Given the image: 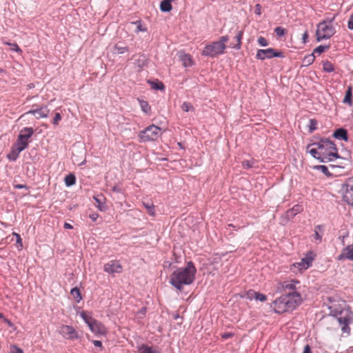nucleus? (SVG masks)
<instances>
[{
  "label": "nucleus",
  "mask_w": 353,
  "mask_h": 353,
  "mask_svg": "<svg viewBox=\"0 0 353 353\" xmlns=\"http://www.w3.org/2000/svg\"><path fill=\"white\" fill-rule=\"evenodd\" d=\"M196 273V267L192 261H189L185 267L179 268L172 273L170 283L176 289L181 290L183 285L193 283Z\"/></svg>",
  "instance_id": "7ed1b4c3"
},
{
  "label": "nucleus",
  "mask_w": 353,
  "mask_h": 353,
  "mask_svg": "<svg viewBox=\"0 0 353 353\" xmlns=\"http://www.w3.org/2000/svg\"><path fill=\"white\" fill-rule=\"evenodd\" d=\"M291 209L294 212V214H295V215L303 211L302 206L299 205H295Z\"/></svg>",
  "instance_id": "a19ab883"
},
{
  "label": "nucleus",
  "mask_w": 353,
  "mask_h": 353,
  "mask_svg": "<svg viewBox=\"0 0 353 353\" xmlns=\"http://www.w3.org/2000/svg\"><path fill=\"white\" fill-rule=\"evenodd\" d=\"M323 70L327 72H332L334 70L333 64L327 60L323 61Z\"/></svg>",
  "instance_id": "393cba45"
},
{
  "label": "nucleus",
  "mask_w": 353,
  "mask_h": 353,
  "mask_svg": "<svg viewBox=\"0 0 353 353\" xmlns=\"http://www.w3.org/2000/svg\"><path fill=\"white\" fill-rule=\"evenodd\" d=\"M161 129L155 125H150L139 134L141 141L148 142L157 140L161 136Z\"/></svg>",
  "instance_id": "6e6552de"
},
{
  "label": "nucleus",
  "mask_w": 353,
  "mask_h": 353,
  "mask_svg": "<svg viewBox=\"0 0 353 353\" xmlns=\"http://www.w3.org/2000/svg\"><path fill=\"white\" fill-rule=\"evenodd\" d=\"M80 316L95 335H105L107 334L106 327L100 321L94 319L90 312L82 311Z\"/></svg>",
  "instance_id": "39448f33"
},
{
  "label": "nucleus",
  "mask_w": 353,
  "mask_h": 353,
  "mask_svg": "<svg viewBox=\"0 0 353 353\" xmlns=\"http://www.w3.org/2000/svg\"><path fill=\"white\" fill-rule=\"evenodd\" d=\"M296 215L294 214V212L292 210V209L288 210L284 214V217L286 219V221H288L293 217H294Z\"/></svg>",
  "instance_id": "f704fd0d"
},
{
  "label": "nucleus",
  "mask_w": 353,
  "mask_h": 353,
  "mask_svg": "<svg viewBox=\"0 0 353 353\" xmlns=\"http://www.w3.org/2000/svg\"><path fill=\"white\" fill-rule=\"evenodd\" d=\"M180 59L185 67L191 66L193 64L192 56L189 54H183L180 56Z\"/></svg>",
  "instance_id": "4be33fe9"
},
{
  "label": "nucleus",
  "mask_w": 353,
  "mask_h": 353,
  "mask_svg": "<svg viewBox=\"0 0 353 353\" xmlns=\"http://www.w3.org/2000/svg\"><path fill=\"white\" fill-rule=\"evenodd\" d=\"M347 27L350 30H353V14L350 17L347 22Z\"/></svg>",
  "instance_id": "49530a36"
},
{
  "label": "nucleus",
  "mask_w": 353,
  "mask_h": 353,
  "mask_svg": "<svg viewBox=\"0 0 353 353\" xmlns=\"http://www.w3.org/2000/svg\"><path fill=\"white\" fill-rule=\"evenodd\" d=\"M3 43L6 44V45L10 46L11 47L10 48L11 50L15 51V52H18L20 54L22 53V50L19 47L17 43H10V42H8V41H4Z\"/></svg>",
  "instance_id": "cd10ccee"
},
{
  "label": "nucleus",
  "mask_w": 353,
  "mask_h": 353,
  "mask_svg": "<svg viewBox=\"0 0 353 353\" xmlns=\"http://www.w3.org/2000/svg\"><path fill=\"white\" fill-rule=\"evenodd\" d=\"M139 103H140L141 110L144 112L148 113L150 111L151 108L147 101L141 100V101H139Z\"/></svg>",
  "instance_id": "c756f323"
},
{
  "label": "nucleus",
  "mask_w": 353,
  "mask_h": 353,
  "mask_svg": "<svg viewBox=\"0 0 353 353\" xmlns=\"http://www.w3.org/2000/svg\"><path fill=\"white\" fill-rule=\"evenodd\" d=\"M20 152L21 151H19L17 148H15L14 146H12V152L8 154L7 157L10 161H15L18 158Z\"/></svg>",
  "instance_id": "b1692460"
},
{
  "label": "nucleus",
  "mask_w": 353,
  "mask_h": 353,
  "mask_svg": "<svg viewBox=\"0 0 353 353\" xmlns=\"http://www.w3.org/2000/svg\"><path fill=\"white\" fill-rule=\"evenodd\" d=\"M255 299L258 300V301H260L261 302H264V301H266L267 297H266V296L265 294H261V293L256 292Z\"/></svg>",
  "instance_id": "ea45409f"
},
{
  "label": "nucleus",
  "mask_w": 353,
  "mask_h": 353,
  "mask_svg": "<svg viewBox=\"0 0 353 353\" xmlns=\"http://www.w3.org/2000/svg\"><path fill=\"white\" fill-rule=\"evenodd\" d=\"M3 72V70L0 68V73Z\"/></svg>",
  "instance_id": "69168bd1"
},
{
  "label": "nucleus",
  "mask_w": 353,
  "mask_h": 353,
  "mask_svg": "<svg viewBox=\"0 0 353 353\" xmlns=\"http://www.w3.org/2000/svg\"><path fill=\"white\" fill-rule=\"evenodd\" d=\"M34 133V130L32 128H24L20 131L19 137L21 139H25L28 141V139L32 137Z\"/></svg>",
  "instance_id": "a211bd4d"
},
{
  "label": "nucleus",
  "mask_w": 353,
  "mask_h": 353,
  "mask_svg": "<svg viewBox=\"0 0 353 353\" xmlns=\"http://www.w3.org/2000/svg\"><path fill=\"white\" fill-rule=\"evenodd\" d=\"M10 353H23V350L17 345H12Z\"/></svg>",
  "instance_id": "37998d69"
},
{
  "label": "nucleus",
  "mask_w": 353,
  "mask_h": 353,
  "mask_svg": "<svg viewBox=\"0 0 353 353\" xmlns=\"http://www.w3.org/2000/svg\"><path fill=\"white\" fill-rule=\"evenodd\" d=\"M58 332L65 339L75 340L79 338L78 332L71 325H61Z\"/></svg>",
  "instance_id": "9b49d317"
},
{
  "label": "nucleus",
  "mask_w": 353,
  "mask_h": 353,
  "mask_svg": "<svg viewBox=\"0 0 353 353\" xmlns=\"http://www.w3.org/2000/svg\"><path fill=\"white\" fill-rule=\"evenodd\" d=\"M181 109L184 112H189L194 110V107L192 105V104L189 102H184L181 105Z\"/></svg>",
  "instance_id": "7c9ffc66"
},
{
  "label": "nucleus",
  "mask_w": 353,
  "mask_h": 353,
  "mask_svg": "<svg viewBox=\"0 0 353 353\" xmlns=\"http://www.w3.org/2000/svg\"><path fill=\"white\" fill-rule=\"evenodd\" d=\"M353 261V245H349L345 248L341 253L337 256V259L341 261L343 259Z\"/></svg>",
  "instance_id": "2eb2a0df"
},
{
  "label": "nucleus",
  "mask_w": 353,
  "mask_h": 353,
  "mask_svg": "<svg viewBox=\"0 0 353 353\" xmlns=\"http://www.w3.org/2000/svg\"><path fill=\"white\" fill-rule=\"evenodd\" d=\"M89 217L92 221H96L99 217V214L96 212H92L89 214Z\"/></svg>",
  "instance_id": "09e8293b"
},
{
  "label": "nucleus",
  "mask_w": 353,
  "mask_h": 353,
  "mask_svg": "<svg viewBox=\"0 0 353 353\" xmlns=\"http://www.w3.org/2000/svg\"><path fill=\"white\" fill-rule=\"evenodd\" d=\"M50 112V110L46 105L40 106L36 109H32L27 112L26 114H33L37 119L47 118Z\"/></svg>",
  "instance_id": "ddd939ff"
},
{
  "label": "nucleus",
  "mask_w": 353,
  "mask_h": 353,
  "mask_svg": "<svg viewBox=\"0 0 353 353\" xmlns=\"http://www.w3.org/2000/svg\"><path fill=\"white\" fill-rule=\"evenodd\" d=\"M228 226H229V227H231V228H234V225H233V224H232V223L229 224V225H228Z\"/></svg>",
  "instance_id": "680f3d73"
},
{
  "label": "nucleus",
  "mask_w": 353,
  "mask_h": 353,
  "mask_svg": "<svg viewBox=\"0 0 353 353\" xmlns=\"http://www.w3.org/2000/svg\"><path fill=\"white\" fill-rule=\"evenodd\" d=\"M153 88L158 90H163L164 88V85L162 83H158L155 85H154Z\"/></svg>",
  "instance_id": "5fc2aeb1"
},
{
  "label": "nucleus",
  "mask_w": 353,
  "mask_h": 353,
  "mask_svg": "<svg viewBox=\"0 0 353 353\" xmlns=\"http://www.w3.org/2000/svg\"><path fill=\"white\" fill-rule=\"evenodd\" d=\"M329 47L328 46H318L315 50H314V52H316V53H319V54H321L322 52H323L325 49H328Z\"/></svg>",
  "instance_id": "c03bdc74"
},
{
  "label": "nucleus",
  "mask_w": 353,
  "mask_h": 353,
  "mask_svg": "<svg viewBox=\"0 0 353 353\" xmlns=\"http://www.w3.org/2000/svg\"><path fill=\"white\" fill-rule=\"evenodd\" d=\"M70 294L72 296V297L77 302H79L80 300L81 299L80 290L77 288L72 289L70 291Z\"/></svg>",
  "instance_id": "bb28decb"
},
{
  "label": "nucleus",
  "mask_w": 353,
  "mask_h": 353,
  "mask_svg": "<svg viewBox=\"0 0 353 353\" xmlns=\"http://www.w3.org/2000/svg\"><path fill=\"white\" fill-rule=\"evenodd\" d=\"M134 24L137 25V30L136 32H145L147 29L145 28H143L141 21H137L135 22H133Z\"/></svg>",
  "instance_id": "e433bc0d"
},
{
  "label": "nucleus",
  "mask_w": 353,
  "mask_h": 353,
  "mask_svg": "<svg viewBox=\"0 0 353 353\" xmlns=\"http://www.w3.org/2000/svg\"><path fill=\"white\" fill-rule=\"evenodd\" d=\"M242 165L244 168H251L252 166V163L251 162H250L249 161H244L242 163Z\"/></svg>",
  "instance_id": "3c124183"
},
{
  "label": "nucleus",
  "mask_w": 353,
  "mask_h": 353,
  "mask_svg": "<svg viewBox=\"0 0 353 353\" xmlns=\"http://www.w3.org/2000/svg\"><path fill=\"white\" fill-rule=\"evenodd\" d=\"M303 353H312L311 348H310V345H307L304 347Z\"/></svg>",
  "instance_id": "6e6d98bb"
},
{
  "label": "nucleus",
  "mask_w": 353,
  "mask_h": 353,
  "mask_svg": "<svg viewBox=\"0 0 353 353\" xmlns=\"http://www.w3.org/2000/svg\"><path fill=\"white\" fill-rule=\"evenodd\" d=\"M339 321L340 322V323H341V324H343V327H342V330H343L344 332H345V331H346V329H349V327H348V326H347V325H348V322H347V321L345 319H344L343 320H342V319H341V318H339Z\"/></svg>",
  "instance_id": "79ce46f5"
},
{
  "label": "nucleus",
  "mask_w": 353,
  "mask_h": 353,
  "mask_svg": "<svg viewBox=\"0 0 353 353\" xmlns=\"http://www.w3.org/2000/svg\"><path fill=\"white\" fill-rule=\"evenodd\" d=\"M170 0H163L160 3V10L162 12H170L172 9V6Z\"/></svg>",
  "instance_id": "5701e85b"
},
{
  "label": "nucleus",
  "mask_w": 353,
  "mask_h": 353,
  "mask_svg": "<svg viewBox=\"0 0 353 353\" xmlns=\"http://www.w3.org/2000/svg\"><path fill=\"white\" fill-rule=\"evenodd\" d=\"M307 151L321 162H329L339 158L334 143L327 139L308 145Z\"/></svg>",
  "instance_id": "f03ea898"
},
{
  "label": "nucleus",
  "mask_w": 353,
  "mask_h": 353,
  "mask_svg": "<svg viewBox=\"0 0 353 353\" xmlns=\"http://www.w3.org/2000/svg\"><path fill=\"white\" fill-rule=\"evenodd\" d=\"M63 227L65 229H72L73 228L72 225L68 223H65Z\"/></svg>",
  "instance_id": "bf43d9fd"
},
{
  "label": "nucleus",
  "mask_w": 353,
  "mask_h": 353,
  "mask_svg": "<svg viewBox=\"0 0 353 353\" xmlns=\"http://www.w3.org/2000/svg\"><path fill=\"white\" fill-rule=\"evenodd\" d=\"M229 39L228 35L221 36L218 41L206 45L202 52V54L210 57H216L223 54L227 48L226 43Z\"/></svg>",
  "instance_id": "20e7f679"
},
{
  "label": "nucleus",
  "mask_w": 353,
  "mask_h": 353,
  "mask_svg": "<svg viewBox=\"0 0 353 353\" xmlns=\"http://www.w3.org/2000/svg\"><path fill=\"white\" fill-rule=\"evenodd\" d=\"M258 43L261 46H268V42L267 41V39L265 38V37H259L258 38Z\"/></svg>",
  "instance_id": "4c0bfd02"
},
{
  "label": "nucleus",
  "mask_w": 353,
  "mask_h": 353,
  "mask_svg": "<svg viewBox=\"0 0 353 353\" xmlns=\"http://www.w3.org/2000/svg\"><path fill=\"white\" fill-rule=\"evenodd\" d=\"M352 90L353 88L352 85H349L345 92V96L343 100V102L345 104H347L350 106H352L353 104L352 101Z\"/></svg>",
  "instance_id": "f3484780"
},
{
  "label": "nucleus",
  "mask_w": 353,
  "mask_h": 353,
  "mask_svg": "<svg viewBox=\"0 0 353 353\" xmlns=\"http://www.w3.org/2000/svg\"><path fill=\"white\" fill-rule=\"evenodd\" d=\"M302 39H303V41L304 43L307 42V39H308V32H307V31H305L303 34Z\"/></svg>",
  "instance_id": "864d4df0"
},
{
  "label": "nucleus",
  "mask_w": 353,
  "mask_h": 353,
  "mask_svg": "<svg viewBox=\"0 0 353 353\" xmlns=\"http://www.w3.org/2000/svg\"><path fill=\"white\" fill-rule=\"evenodd\" d=\"M334 137L336 139L343 140V141H347L348 137H347V132L346 130L343 128H339L336 130L334 133Z\"/></svg>",
  "instance_id": "6ab92c4d"
},
{
  "label": "nucleus",
  "mask_w": 353,
  "mask_h": 353,
  "mask_svg": "<svg viewBox=\"0 0 353 353\" xmlns=\"http://www.w3.org/2000/svg\"><path fill=\"white\" fill-rule=\"evenodd\" d=\"M61 119H62V117H61V115L60 114V113L56 112L54 117L53 119V121H52V123L54 125H57L59 124V121L61 120Z\"/></svg>",
  "instance_id": "58836bf2"
},
{
  "label": "nucleus",
  "mask_w": 353,
  "mask_h": 353,
  "mask_svg": "<svg viewBox=\"0 0 353 353\" xmlns=\"http://www.w3.org/2000/svg\"><path fill=\"white\" fill-rule=\"evenodd\" d=\"M139 353H161L160 351L154 347H150L147 345L142 344L138 347Z\"/></svg>",
  "instance_id": "dca6fc26"
},
{
  "label": "nucleus",
  "mask_w": 353,
  "mask_h": 353,
  "mask_svg": "<svg viewBox=\"0 0 353 353\" xmlns=\"http://www.w3.org/2000/svg\"><path fill=\"white\" fill-rule=\"evenodd\" d=\"M317 124H318V123H317L316 120L310 119V124H309L310 132H312L314 130H315L317 128Z\"/></svg>",
  "instance_id": "72a5a7b5"
},
{
  "label": "nucleus",
  "mask_w": 353,
  "mask_h": 353,
  "mask_svg": "<svg viewBox=\"0 0 353 353\" xmlns=\"http://www.w3.org/2000/svg\"><path fill=\"white\" fill-rule=\"evenodd\" d=\"M256 292L250 290L248 292H245L243 294L241 295L242 298H245L249 300H252L253 299H255Z\"/></svg>",
  "instance_id": "c85d7f7f"
},
{
  "label": "nucleus",
  "mask_w": 353,
  "mask_h": 353,
  "mask_svg": "<svg viewBox=\"0 0 353 353\" xmlns=\"http://www.w3.org/2000/svg\"><path fill=\"white\" fill-rule=\"evenodd\" d=\"M128 47L119 43L114 44L112 52L115 54H121L128 52Z\"/></svg>",
  "instance_id": "aec40b11"
},
{
  "label": "nucleus",
  "mask_w": 353,
  "mask_h": 353,
  "mask_svg": "<svg viewBox=\"0 0 353 353\" xmlns=\"http://www.w3.org/2000/svg\"><path fill=\"white\" fill-rule=\"evenodd\" d=\"M94 199L97 201V202L99 203V199H98L94 198Z\"/></svg>",
  "instance_id": "338daca9"
},
{
  "label": "nucleus",
  "mask_w": 353,
  "mask_h": 353,
  "mask_svg": "<svg viewBox=\"0 0 353 353\" xmlns=\"http://www.w3.org/2000/svg\"><path fill=\"white\" fill-rule=\"evenodd\" d=\"M28 86H29L30 88H32V87H34L33 84H30V85H29Z\"/></svg>",
  "instance_id": "0e129e2a"
},
{
  "label": "nucleus",
  "mask_w": 353,
  "mask_h": 353,
  "mask_svg": "<svg viewBox=\"0 0 353 353\" xmlns=\"http://www.w3.org/2000/svg\"><path fill=\"white\" fill-rule=\"evenodd\" d=\"M14 188L17 189H23V188L28 189L27 186L23 184H17V185H14Z\"/></svg>",
  "instance_id": "4d7b16f0"
},
{
  "label": "nucleus",
  "mask_w": 353,
  "mask_h": 353,
  "mask_svg": "<svg viewBox=\"0 0 353 353\" xmlns=\"http://www.w3.org/2000/svg\"><path fill=\"white\" fill-rule=\"evenodd\" d=\"M234 336V333L226 332L221 334V338L224 340L232 338Z\"/></svg>",
  "instance_id": "a18cd8bd"
},
{
  "label": "nucleus",
  "mask_w": 353,
  "mask_h": 353,
  "mask_svg": "<svg viewBox=\"0 0 353 353\" xmlns=\"http://www.w3.org/2000/svg\"><path fill=\"white\" fill-rule=\"evenodd\" d=\"M314 257L315 254L312 252H308L301 261L292 264L290 270L295 274L302 273L312 266Z\"/></svg>",
  "instance_id": "0eeeda50"
},
{
  "label": "nucleus",
  "mask_w": 353,
  "mask_h": 353,
  "mask_svg": "<svg viewBox=\"0 0 353 353\" xmlns=\"http://www.w3.org/2000/svg\"><path fill=\"white\" fill-rule=\"evenodd\" d=\"M4 321L8 324V325L10 327H14V324L8 319H4Z\"/></svg>",
  "instance_id": "13d9d810"
},
{
  "label": "nucleus",
  "mask_w": 353,
  "mask_h": 353,
  "mask_svg": "<svg viewBox=\"0 0 353 353\" xmlns=\"http://www.w3.org/2000/svg\"><path fill=\"white\" fill-rule=\"evenodd\" d=\"M65 183L67 186H71L75 184L76 177L74 174H70L65 176L64 179Z\"/></svg>",
  "instance_id": "a878e982"
},
{
  "label": "nucleus",
  "mask_w": 353,
  "mask_h": 353,
  "mask_svg": "<svg viewBox=\"0 0 353 353\" xmlns=\"http://www.w3.org/2000/svg\"><path fill=\"white\" fill-rule=\"evenodd\" d=\"M13 234L17 237V243L20 244V246L22 247V239L20 235L17 233H13Z\"/></svg>",
  "instance_id": "603ef678"
},
{
  "label": "nucleus",
  "mask_w": 353,
  "mask_h": 353,
  "mask_svg": "<svg viewBox=\"0 0 353 353\" xmlns=\"http://www.w3.org/2000/svg\"><path fill=\"white\" fill-rule=\"evenodd\" d=\"M103 270L108 274H119L123 271V266L119 261L112 260L104 265Z\"/></svg>",
  "instance_id": "f8f14e48"
},
{
  "label": "nucleus",
  "mask_w": 353,
  "mask_h": 353,
  "mask_svg": "<svg viewBox=\"0 0 353 353\" xmlns=\"http://www.w3.org/2000/svg\"><path fill=\"white\" fill-rule=\"evenodd\" d=\"M334 19V17L330 21H323L317 25L316 35L318 41L330 39L335 34V28L332 23Z\"/></svg>",
  "instance_id": "423d86ee"
},
{
  "label": "nucleus",
  "mask_w": 353,
  "mask_h": 353,
  "mask_svg": "<svg viewBox=\"0 0 353 353\" xmlns=\"http://www.w3.org/2000/svg\"><path fill=\"white\" fill-rule=\"evenodd\" d=\"M273 57H284L283 52L277 51L274 48H268L259 50L256 54V58L259 60L272 59Z\"/></svg>",
  "instance_id": "9d476101"
},
{
  "label": "nucleus",
  "mask_w": 353,
  "mask_h": 353,
  "mask_svg": "<svg viewBox=\"0 0 353 353\" xmlns=\"http://www.w3.org/2000/svg\"><path fill=\"white\" fill-rule=\"evenodd\" d=\"M143 205L145 207V208H147L148 212L150 215H152V216L154 215L155 211H154V206L153 204H148V203H143Z\"/></svg>",
  "instance_id": "473e14b6"
},
{
  "label": "nucleus",
  "mask_w": 353,
  "mask_h": 353,
  "mask_svg": "<svg viewBox=\"0 0 353 353\" xmlns=\"http://www.w3.org/2000/svg\"><path fill=\"white\" fill-rule=\"evenodd\" d=\"M254 12L258 15L261 14V6L260 4H256L254 8Z\"/></svg>",
  "instance_id": "de8ad7c7"
},
{
  "label": "nucleus",
  "mask_w": 353,
  "mask_h": 353,
  "mask_svg": "<svg viewBox=\"0 0 353 353\" xmlns=\"http://www.w3.org/2000/svg\"><path fill=\"white\" fill-rule=\"evenodd\" d=\"M93 344L95 347H99L101 350L103 348L102 343L100 341L94 340L92 341Z\"/></svg>",
  "instance_id": "8fccbe9b"
},
{
  "label": "nucleus",
  "mask_w": 353,
  "mask_h": 353,
  "mask_svg": "<svg viewBox=\"0 0 353 353\" xmlns=\"http://www.w3.org/2000/svg\"><path fill=\"white\" fill-rule=\"evenodd\" d=\"M284 294L276 299L271 304V307L276 313L283 314L294 310L303 303L301 294V282L292 279L281 283Z\"/></svg>",
  "instance_id": "f257e3e1"
},
{
  "label": "nucleus",
  "mask_w": 353,
  "mask_h": 353,
  "mask_svg": "<svg viewBox=\"0 0 353 353\" xmlns=\"http://www.w3.org/2000/svg\"><path fill=\"white\" fill-rule=\"evenodd\" d=\"M29 141H26L25 139H20V137L18 136V139L17 143L14 145L15 148H17L19 151L22 152L25 150L28 145Z\"/></svg>",
  "instance_id": "412c9836"
},
{
  "label": "nucleus",
  "mask_w": 353,
  "mask_h": 353,
  "mask_svg": "<svg viewBox=\"0 0 353 353\" xmlns=\"http://www.w3.org/2000/svg\"><path fill=\"white\" fill-rule=\"evenodd\" d=\"M343 199L347 204L353 205V177L348 178L341 187Z\"/></svg>",
  "instance_id": "1a4fd4ad"
},
{
  "label": "nucleus",
  "mask_w": 353,
  "mask_h": 353,
  "mask_svg": "<svg viewBox=\"0 0 353 353\" xmlns=\"http://www.w3.org/2000/svg\"><path fill=\"white\" fill-rule=\"evenodd\" d=\"M314 235H315V239H316V240L321 241V238H322V237H321V236L319 234V232H316H316H315V234H314Z\"/></svg>",
  "instance_id": "052dcab7"
},
{
  "label": "nucleus",
  "mask_w": 353,
  "mask_h": 353,
  "mask_svg": "<svg viewBox=\"0 0 353 353\" xmlns=\"http://www.w3.org/2000/svg\"><path fill=\"white\" fill-rule=\"evenodd\" d=\"M234 41L230 43V47L232 48H234L236 50H240L241 48V40L243 35V32L242 30H238L236 28L234 30Z\"/></svg>",
  "instance_id": "4468645a"
},
{
  "label": "nucleus",
  "mask_w": 353,
  "mask_h": 353,
  "mask_svg": "<svg viewBox=\"0 0 353 353\" xmlns=\"http://www.w3.org/2000/svg\"><path fill=\"white\" fill-rule=\"evenodd\" d=\"M274 32L276 34V35L279 36V37H283L287 32L285 28L281 27V26L276 27L274 29Z\"/></svg>",
  "instance_id": "2f4dec72"
},
{
  "label": "nucleus",
  "mask_w": 353,
  "mask_h": 353,
  "mask_svg": "<svg viewBox=\"0 0 353 353\" xmlns=\"http://www.w3.org/2000/svg\"><path fill=\"white\" fill-rule=\"evenodd\" d=\"M317 170H319L321 172L325 174L326 176H330V173L325 165H317L315 167Z\"/></svg>",
  "instance_id": "c9c22d12"
},
{
  "label": "nucleus",
  "mask_w": 353,
  "mask_h": 353,
  "mask_svg": "<svg viewBox=\"0 0 353 353\" xmlns=\"http://www.w3.org/2000/svg\"><path fill=\"white\" fill-rule=\"evenodd\" d=\"M3 314H1V313L0 312V319H3Z\"/></svg>",
  "instance_id": "e2e57ef3"
}]
</instances>
